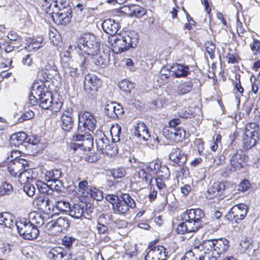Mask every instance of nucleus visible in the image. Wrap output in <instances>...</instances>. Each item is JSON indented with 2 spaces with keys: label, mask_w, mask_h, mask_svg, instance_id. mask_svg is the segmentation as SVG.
I'll list each match as a JSON object with an SVG mask.
<instances>
[{
  "label": "nucleus",
  "mask_w": 260,
  "mask_h": 260,
  "mask_svg": "<svg viewBox=\"0 0 260 260\" xmlns=\"http://www.w3.org/2000/svg\"><path fill=\"white\" fill-rule=\"evenodd\" d=\"M204 216V213L200 209L187 210L181 215L183 221L178 225L177 232L180 234L196 232L203 227Z\"/></svg>",
  "instance_id": "1"
},
{
  "label": "nucleus",
  "mask_w": 260,
  "mask_h": 260,
  "mask_svg": "<svg viewBox=\"0 0 260 260\" xmlns=\"http://www.w3.org/2000/svg\"><path fill=\"white\" fill-rule=\"evenodd\" d=\"M108 41L113 52L118 54L136 47L139 42V36L135 31H124L109 37Z\"/></svg>",
  "instance_id": "2"
},
{
  "label": "nucleus",
  "mask_w": 260,
  "mask_h": 260,
  "mask_svg": "<svg viewBox=\"0 0 260 260\" xmlns=\"http://www.w3.org/2000/svg\"><path fill=\"white\" fill-rule=\"evenodd\" d=\"M121 131V127L118 124L111 127L110 133L113 144L111 146L105 134L101 131H96L95 134V141L98 150L101 151L103 153H108V150L111 149L113 153H117L118 152L117 146L115 145L116 147H115L113 144L120 141Z\"/></svg>",
  "instance_id": "3"
},
{
  "label": "nucleus",
  "mask_w": 260,
  "mask_h": 260,
  "mask_svg": "<svg viewBox=\"0 0 260 260\" xmlns=\"http://www.w3.org/2000/svg\"><path fill=\"white\" fill-rule=\"evenodd\" d=\"M200 243L201 248L208 254L205 258L210 260H216L229 246V241L224 238L204 240Z\"/></svg>",
  "instance_id": "4"
},
{
  "label": "nucleus",
  "mask_w": 260,
  "mask_h": 260,
  "mask_svg": "<svg viewBox=\"0 0 260 260\" xmlns=\"http://www.w3.org/2000/svg\"><path fill=\"white\" fill-rule=\"evenodd\" d=\"M53 8L51 17L62 25L69 23L72 18V10L69 3L64 0H56L52 6Z\"/></svg>",
  "instance_id": "5"
},
{
  "label": "nucleus",
  "mask_w": 260,
  "mask_h": 260,
  "mask_svg": "<svg viewBox=\"0 0 260 260\" xmlns=\"http://www.w3.org/2000/svg\"><path fill=\"white\" fill-rule=\"evenodd\" d=\"M78 48L88 55H93L99 51L100 43L96 37L88 33L83 34L78 39Z\"/></svg>",
  "instance_id": "6"
},
{
  "label": "nucleus",
  "mask_w": 260,
  "mask_h": 260,
  "mask_svg": "<svg viewBox=\"0 0 260 260\" xmlns=\"http://www.w3.org/2000/svg\"><path fill=\"white\" fill-rule=\"evenodd\" d=\"M15 226L19 235L25 239H36L40 233L39 229L33 226L25 218H20L17 220Z\"/></svg>",
  "instance_id": "7"
},
{
  "label": "nucleus",
  "mask_w": 260,
  "mask_h": 260,
  "mask_svg": "<svg viewBox=\"0 0 260 260\" xmlns=\"http://www.w3.org/2000/svg\"><path fill=\"white\" fill-rule=\"evenodd\" d=\"M136 207V203L132 197L126 193L120 196L119 200L112 207L113 212L115 214L125 215L129 211V208Z\"/></svg>",
  "instance_id": "8"
},
{
  "label": "nucleus",
  "mask_w": 260,
  "mask_h": 260,
  "mask_svg": "<svg viewBox=\"0 0 260 260\" xmlns=\"http://www.w3.org/2000/svg\"><path fill=\"white\" fill-rule=\"evenodd\" d=\"M96 125V120L91 113L85 112L78 115V131L82 132L86 129L92 131Z\"/></svg>",
  "instance_id": "9"
},
{
  "label": "nucleus",
  "mask_w": 260,
  "mask_h": 260,
  "mask_svg": "<svg viewBox=\"0 0 260 260\" xmlns=\"http://www.w3.org/2000/svg\"><path fill=\"white\" fill-rule=\"evenodd\" d=\"M101 85V81L96 76L87 74L84 81V90L87 94L93 95Z\"/></svg>",
  "instance_id": "10"
},
{
  "label": "nucleus",
  "mask_w": 260,
  "mask_h": 260,
  "mask_svg": "<svg viewBox=\"0 0 260 260\" xmlns=\"http://www.w3.org/2000/svg\"><path fill=\"white\" fill-rule=\"evenodd\" d=\"M224 153L225 155L229 154V161L234 168L240 169L243 167L242 164L244 160L245 155L242 152L234 151L229 146V149L224 151Z\"/></svg>",
  "instance_id": "11"
},
{
  "label": "nucleus",
  "mask_w": 260,
  "mask_h": 260,
  "mask_svg": "<svg viewBox=\"0 0 260 260\" xmlns=\"http://www.w3.org/2000/svg\"><path fill=\"white\" fill-rule=\"evenodd\" d=\"M145 260H166L168 251L162 246H150Z\"/></svg>",
  "instance_id": "12"
},
{
  "label": "nucleus",
  "mask_w": 260,
  "mask_h": 260,
  "mask_svg": "<svg viewBox=\"0 0 260 260\" xmlns=\"http://www.w3.org/2000/svg\"><path fill=\"white\" fill-rule=\"evenodd\" d=\"M208 255L203 249L201 248V243L194 245L187 251L181 260H210L205 258Z\"/></svg>",
  "instance_id": "13"
},
{
  "label": "nucleus",
  "mask_w": 260,
  "mask_h": 260,
  "mask_svg": "<svg viewBox=\"0 0 260 260\" xmlns=\"http://www.w3.org/2000/svg\"><path fill=\"white\" fill-rule=\"evenodd\" d=\"M248 212V208L244 204L235 205L232 207L229 211V216L231 220H242L246 216Z\"/></svg>",
  "instance_id": "14"
},
{
  "label": "nucleus",
  "mask_w": 260,
  "mask_h": 260,
  "mask_svg": "<svg viewBox=\"0 0 260 260\" xmlns=\"http://www.w3.org/2000/svg\"><path fill=\"white\" fill-rule=\"evenodd\" d=\"M48 256L54 260H71L72 254L70 250H68L61 247L52 248L48 252Z\"/></svg>",
  "instance_id": "15"
},
{
  "label": "nucleus",
  "mask_w": 260,
  "mask_h": 260,
  "mask_svg": "<svg viewBox=\"0 0 260 260\" xmlns=\"http://www.w3.org/2000/svg\"><path fill=\"white\" fill-rule=\"evenodd\" d=\"M61 66L64 73L63 77L66 82L68 83L74 82L79 74L77 69L71 67L67 61L64 60L63 58L61 60Z\"/></svg>",
  "instance_id": "16"
},
{
  "label": "nucleus",
  "mask_w": 260,
  "mask_h": 260,
  "mask_svg": "<svg viewBox=\"0 0 260 260\" xmlns=\"http://www.w3.org/2000/svg\"><path fill=\"white\" fill-rule=\"evenodd\" d=\"M26 166L28 168L26 160L20 158H15L8 165V170L13 176H18L19 173Z\"/></svg>",
  "instance_id": "17"
},
{
  "label": "nucleus",
  "mask_w": 260,
  "mask_h": 260,
  "mask_svg": "<svg viewBox=\"0 0 260 260\" xmlns=\"http://www.w3.org/2000/svg\"><path fill=\"white\" fill-rule=\"evenodd\" d=\"M0 49L2 51L1 57L6 59V61L4 62L5 66H11L12 62V57L14 54V47L8 42L3 41L0 42Z\"/></svg>",
  "instance_id": "18"
},
{
  "label": "nucleus",
  "mask_w": 260,
  "mask_h": 260,
  "mask_svg": "<svg viewBox=\"0 0 260 260\" xmlns=\"http://www.w3.org/2000/svg\"><path fill=\"white\" fill-rule=\"evenodd\" d=\"M46 81L51 79L58 74L57 68L52 60H49L39 72Z\"/></svg>",
  "instance_id": "19"
},
{
  "label": "nucleus",
  "mask_w": 260,
  "mask_h": 260,
  "mask_svg": "<svg viewBox=\"0 0 260 260\" xmlns=\"http://www.w3.org/2000/svg\"><path fill=\"white\" fill-rule=\"evenodd\" d=\"M170 159L179 166H183L187 161L186 155L177 147L173 148L169 154Z\"/></svg>",
  "instance_id": "20"
},
{
  "label": "nucleus",
  "mask_w": 260,
  "mask_h": 260,
  "mask_svg": "<svg viewBox=\"0 0 260 260\" xmlns=\"http://www.w3.org/2000/svg\"><path fill=\"white\" fill-rule=\"evenodd\" d=\"M225 189V185L223 182H214L210 186L207 191L206 197L211 199L214 198L221 196Z\"/></svg>",
  "instance_id": "21"
},
{
  "label": "nucleus",
  "mask_w": 260,
  "mask_h": 260,
  "mask_svg": "<svg viewBox=\"0 0 260 260\" xmlns=\"http://www.w3.org/2000/svg\"><path fill=\"white\" fill-rule=\"evenodd\" d=\"M134 134L139 138H141L143 141H147L150 137L148 128L145 124L141 121L136 123Z\"/></svg>",
  "instance_id": "22"
},
{
  "label": "nucleus",
  "mask_w": 260,
  "mask_h": 260,
  "mask_svg": "<svg viewBox=\"0 0 260 260\" xmlns=\"http://www.w3.org/2000/svg\"><path fill=\"white\" fill-rule=\"evenodd\" d=\"M91 55L92 56V62L95 65L103 68L108 64L110 60V54L105 51H100L99 53L96 52V53H93V54Z\"/></svg>",
  "instance_id": "23"
},
{
  "label": "nucleus",
  "mask_w": 260,
  "mask_h": 260,
  "mask_svg": "<svg viewBox=\"0 0 260 260\" xmlns=\"http://www.w3.org/2000/svg\"><path fill=\"white\" fill-rule=\"evenodd\" d=\"M73 110L70 109L63 112L61 116V126L63 130L69 131L74 125V120L73 118Z\"/></svg>",
  "instance_id": "24"
},
{
  "label": "nucleus",
  "mask_w": 260,
  "mask_h": 260,
  "mask_svg": "<svg viewBox=\"0 0 260 260\" xmlns=\"http://www.w3.org/2000/svg\"><path fill=\"white\" fill-rule=\"evenodd\" d=\"M102 27L103 30L107 34H109L112 36H115V34L118 30L120 25L117 22L113 19H107L105 20L102 24Z\"/></svg>",
  "instance_id": "25"
},
{
  "label": "nucleus",
  "mask_w": 260,
  "mask_h": 260,
  "mask_svg": "<svg viewBox=\"0 0 260 260\" xmlns=\"http://www.w3.org/2000/svg\"><path fill=\"white\" fill-rule=\"evenodd\" d=\"M172 76L176 78L185 77L190 74L189 68L188 66L180 63L173 64L171 67Z\"/></svg>",
  "instance_id": "26"
},
{
  "label": "nucleus",
  "mask_w": 260,
  "mask_h": 260,
  "mask_svg": "<svg viewBox=\"0 0 260 260\" xmlns=\"http://www.w3.org/2000/svg\"><path fill=\"white\" fill-rule=\"evenodd\" d=\"M93 145V138L91 135L87 134L85 136V138L83 139L81 143L71 144L70 147L74 150L78 148L82 150H89Z\"/></svg>",
  "instance_id": "27"
},
{
  "label": "nucleus",
  "mask_w": 260,
  "mask_h": 260,
  "mask_svg": "<svg viewBox=\"0 0 260 260\" xmlns=\"http://www.w3.org/2000/svg\"><path fill=\"white\" fill-rule=\"evenodd\" d=\"M28 221L37 229L42 226L45 223V216L38 212H31L28 215Z\"/></svg>",
  "instance_id": "28"
},
{
  "label": "nucleus",
  "mask_w": 260,
  "mask_h": 260,
  "mask_svg": "<svg viewBox=\"0 0 260 260\" xmlns=\"http://www.w3.org/2000/svg\"><path fill=\"white\" fill-rule=\"evenodd\" d=\"M15 217L13 214L8 212H3L0 213V224L3 225L6 228L10 229L16 226Z\"/></svg>",
  "instance_id": "29"
},
{
  "label": "nucleus",
  "mask_w": 260,
  "mask_h": 260,
  "mask_svg": "<svg viewBox=\"0 0 260 260\" xmlns=\"http://www.w3.org/2000/svg\"><path fill=\"white\" fill-rule=\"evenodd\" d=\"M259 139V137L257 136V133L254 135L245 133L243 137V148L247 150L251 148L256 145Z\"/></svg>",
  "instance_id": "30"
},
{
  "label": "nucleus",
  "mask_w": 260,
  "mask_h": 260,
  "mask_svg": "<svg viewBox=\"0 0 260 260\" xmlns=\"http://www.w3.org/2000/svg\"><path fill=\"white\" fill-rule=\"evenodd\" d=\"M38 100H39L40 107L44 109H49L51 107L52 103V94L51 92L46 90V92L43 93V95L40 96Z\"/></svg>",
  "instance_id": "31"
},
{
  "label": "nucleus",
  "mask_w": 260,
  "mask_h": 260,
  "mask_svg": "<svg viewBox=\"0 0 260 260\" xmlns=\"http://www.w3.org/2000/svg\"><path fill=\"white\" fill-rule=\"evenodd\" d=\"M192 86L191 81H181L177 87V93L180 95L188 93L192 90Z\"/></svg>",
  "instance_id": "32"
},
{
  "label": "nucleus",
  "mask_w": 260,
  "mask_h": 260,
  "mask_svg": "<svg viewBox=\"0 0 260 260\" xmlns=\"http://www.w3.org/2000/svg\"><path fill=\"white\" fill-rule=\"evenodd\" d=\"M50 200L48 197L44 196H40L38 197H36L34 202L38 209L44 210L47 209L50 210Z\"/></svg>",
  "instance_id": "33"
},
{
  "label": "nucleus",
  "mask_w": 260,
  "mask_h": 260,
  "mask_svg": "<svg viewBox=\"0 0 260 260\" xmlns=\"http://www.w3.org/2000/svg\"><path fill=\"white\" fill-rule=\"evenodd\" d=\"M27 137L26 134L23 132L15 133L11 137V143L15 146H19L26 141Z\"/></svg>",
  "instance_id": "34"
},
{
  "label": "nucleus",
  "mask_w": 260,
  "mask_h": 260,
  "mask_svg": "<svg viewBox=\"0 0 260 260\" xmlns=\"http://www.w3.org/2000/svg\"><path fill=\"white\" fill-rule=\"evenodd\" d=\"M32 94H35L36 96L40 98V96L43 95L47 90L46 87L42 82H36L33 83L32 85Z\"/></svg>",
  "instance_id": "35"
},
{
  "label": "nucleus",
  "mask_w": 260,
  "mask_h": 260,
  "mask_svg": "<svg viewBox=\"0 0 260 260\" xmlns=\"http://www.w3.org/2000/svg\"><path fill=\"white\" fill-rule=\"evenodd\" d=\"M253 241L250 239H245V240H242L240 242V245L243 249L248 252L252 251V255L254 257H257V249L253 248Z\"/></svg>",
  "instance_id": "36"
},
{
  "label": "nucleus",
  "mask_w": 260,
  "mask_h": 260,
  "mask_svg": "<svg viewBox=\"0 0 260 260\" xmlns=\"http://www.w3.org/2000/svg\"><path fill=\"white\" fill-rule=\"evenodd\" d=\"M61 176V172L57 169L47 171L45 176V180L48 182H54L57 180H59V179Z\"/></svg>",
  "instance_id": "37"
},
{
  "label": "nucleus",
  "mask_w": 260,
  "mask_h": 260,
  "mask_svg": "<svg viewBox=\"0 0 260 260\" xmlns=\"http://www.w3.org/2000/svg\"><path fill=\"white\" fill-rule=\"evenodd\" d=\"M84 209L79 204H75L70 210L69 215L76 219H80L84 216Z\"/></svg>",
  "instance_id": "38"
},
{
  "label": "nucleus",
  "mask_w": 260,
  "mask_h": 260,
  "mask_svg": "<svg viewBox=\"0 0 260 260\" xmlns=\"http://www.w3.org/2000/svg\"><path fill=\"white\" fill-rule=\"evenodd\" d=\"M31 170L28 169L26 166H25L24 169L18 174L19 181L21 183H25L27 182L28 180L32 178L30 174Z\"/></svg>",
  "instance_id": "39"
},
{
  "label": "nucleus",
  "mask_w": 260,
  "mask_h": 260,
  "mask_svg": "<svg viewBox=\"0 0 260 260\" xmlns=\"http://www.w3.org/2000/svg\"><path fill=\"white\" fill-rule=\"evenodd\" d=\"M56 227L58 228V231L61 232L62 230H67L70 226V221L66 217H60L56 220Z\"/></svg>",
  "instance_id": "40"
},
{
  "label": "nucleus",
  "mask_w": 260,
  "mask_h": 260,
  "mask_svg": "<svg viewBox=\"0 0 260 260\" xmlns=\"http://www.w3.org/2000/svg\"><path fill=\"white\" fill-rule=\"evenodd\" d=\"M36 185L39 191L42 193H46L47 195L52 194V189H50V186L41 181H37Z\"/></svg>",
  "instance_id": "41"
},
{
  "label": "nucleus",
  "mask_w": 260,
  "mask_h": 260,
  "mask_svg": "<svg viewBox=\"0 0 260 260\" xmlns=\"http://www.w3.org/2000/svg\"><path fill=\"white\" fill-rule=\"evenodd\" d=\"M157 177L165 179H168L170 176V173L168 167L166 165H160L156 172Z\"/></svg>",
  "instance_id": "42"
},
{
  "label": "nucleus",
  "mask_w": 260,
  "mask_h": 260,
  "mask_svg": "<svg viewBox=\"0 0 260 260\" xmlns=\"http://www.w3.org/2000/svg\"><path fill=\"white\" fill-rule=\"evenodd\" d=\"M119 87L124 92L129 93L134 88V84L127 80H123L119 83Z\"/></svg>",
  "instance_id": "43"
},
{
  "label": "nucleus",
  "mask_w": 260,
  "mask_h": 260,
  "mask_svg": "<svg viewBox=\"0 0 260 260\" xmlns=\"http://www.w3.org/2000/svg\"><path fill=\"white\" fill-rule=\"evenodd\" d=\"M259 125L255 122H250L245 127V133H250L251 134L254 135L257 133V136L258 137H259Z\"/></svg>",
  "instance_id": "44"
},
{
  "label": "nucleus",
  "mask_w": 260,
  "mask_h": 260,
  "mask_svg": "<svg viewBox=\"0 0 260 260\" xmlns=\"http://www.w3.org/2000/svg\"><path fill=\"white\" fill-rule=\"evenodd\" d=\"M54 206L55 207L58 211L62 212H67L71 208L69 203L64 200L56 201Z\"/></svg>",
  "instance_id": "45"
},
{
  "label": "nucleus",
  "mask_w": 260,
  "mask_h": 260,
  "mask_svg": "<svg viewBox=\"0 0 260 260\" xmlns=\"http://www.w3.org/2000/svg\"><path fill=\"white\" fill-rule=\"evenodd\" d=\"M51 0H36V3L40 4L43 7L46 8V13L49 15H51L52 13L51 12H53V8H52V6L55 3V1L50 2Z\"/></svg>",
  "instance_id": "46"
},
{
  "label": "nucleus",
  "mask_w": 260,
  "mask_h": 260,
  "mask_svg": "<svg viewBox=\"0 0 260 260\" xmlns=\"http://www.w3.org/2000/svg\"><path fill=\"white\" fill-rule=\"evenodd\" d=\"M13 192L12 185L6 182H4L0 186V195H9Z\"/></svg>",
  "instance_id": "47"
},
{
  "label": "nucleus",
  "mask_w": 260,
  "mask_h": 260,
  "mask_svg": "<svg viewBox=\"0 0 260 260\" xmlns=\"http://www.w3.org/2000/svg\"><path fill=\"white\" fill-rule=\"evenodd\" d=\"M161 162L158 159L153 160L145 165V169L148 172L155 171L160 167Z\"/></svg>",
  "instance_id": "48"
},
{
  "label": "nucleus",
  "mask_w": 260,
  "mask_h": 260,
  "mask_svg": "<svg viewBox=\"0 0 260 260\" xmlns=\"http://www.w3.org/2000/svg\"><path fill=\"white\" fill-rule=\"evenodd\" d=\"M87 193L97 201H100L103 199L102 192L96 188H90Z\"/></svg>",
  "instance_id": "49"
},
{
  "label": "nucleus",
  "mask_w": 260,
  "mask_h": 260,
  "mask_svg": "<svg viewBox=\"0 0 260 260\" xmlns=\"http://www.w3.org/2000/svg\"><path fill=\"white\" fill-rule=\"evenodd\" d=\"M114 105L115 103H111L107 104L104 109L105 114L109 118L114 119Z\"/></svg>",
  "instance_id": "50"
},
{
  "label": "nucleus",
  "mask_w": 260,
  "mask_h": 260,
  "mask_svg": "<svg viewBox=\"0 0 260 260\" xmlns=\"http://www.w3.org/2000/svg\"><path fill=\"white\" fill-rule=\"evenodd\" d=\"M146 170L145 168L140 169L138 172V176L146 182L149 181V183H151L153 178L151 175L146 172Z\"/></svg>",
  "instance_id": "51"
},
{
  "label": "nucleus",
  "mask_w": 260,
  "mask_h": 260,
  "mask_svg": "<svg viewBox=\"0 0 260 260\" xmlns=\"http://www.w3.org/2000/svg\"><path fill=\"white\" fill-rule=\"evenodd\" d=\"M132 9H133V10H132V17L135 16L137 18H140L145 14L144 9L140 6L134 5Z\"/></svg>",
  "instance_id": "52"
},
{
  "label": "nucleus",
  "mask_w": 260,
  "mask_h": 260,
  "mask_svg": "<svg viewBox=\"0 0 260 260\" xmlns=\"http://www.w3.org/2000/svg\"><path fill=\"white\" fill-rule=\"evenodd\" d=\"M250 47L253 54L255 55H257L260 52V41L253 39V42L250 44Z\"/></svg>",
  "instance_id": "53"
},
{
  "label": "nucleus",
  "mask_w": 260,
  "mask_h": 260,
  "mask_svg": "<svg viewBox=\"0 0 260 260\" xmlns=\"http://www.w3.org/2000/svg\"><path fill=\"white\" fill-rule=\"evenodd\" d=\"M221 136L219 134L216 135L215 138L214 137L213 138V141L210 142V149L213 151H215L218 147V144L221 143Z\"/></svg>",
  "instance_id": "54"
},
{
  "label": "nucleus",
  "mask_w": 260,
  "mask_h": 260,
  "mask_svg": "<svg viewBox=\"0 0 260 260\" xmlns=\"http://www.w3.org/2000/svg\"><path fill=\"white\" fill-rule=\"evenodd\" d=\"M49 183L50 189H52V193L54 190L57 192H60L63 188V183L60 180H57L54 182Z\"/></svg>",
  "instance_id": "55"
},
{
  "label": "nucleus",
  "mask_w": 260,
  "mask_h": 260,
  "mask_svg": "<svg viewBox=\"0 0 260 260\" xmlns=\"http://www.w3.org/2000/svg\"><path fill=\"white\" fill-rule=\"evenodd\" d=\"M112 174L115 178H121L125 176L126 172L125 169L122 168L114 169L112 171Z\"/></svg>",
  "instance_id": "56"
},
{
  "label": "nucleus",
  "mask_w": 260,
  "mask_h": 260,
  "mask_svg": "<svg viewBox=\"0 0 260 260\" xmlns=\"http://www.w3.org/2000/svg\"><path fill=\"white\" fill-rule=\"evenodd\" d=\"M23 190L29 197H32L35 194V187L30 183H25L23 186Z\"/></svg>",
  "instance_id": "57"
},
{
  "label": "nucleus",
  "mask_w": 260,
  "mask_h": 260,
  "mask_svg": "<svg viewBox=\"0 0 260 260\" xmlns=\"http://www.w3.org/2000/svg\"><path fill=\"white\" fill-rule=\"evenodd\" d=\"M206 52L209 55L210 57L213 59L214 57L215 46L211 42H208L205 44Z\"/></svg>",
  "instance_id": "58"
},
{
  "label": "nucleus",
  "mask_w": 260,
  "mask_h": 260,
  "mask_svg": "<svg viewBox=\"0 0 260 260\" xmlns=\"http://www.w3.org/2000/svg\"><path fill=\"white\" fill-rule=\"evenodd\" d=\"M35 116L34 112L31 110L25 111L24 113L21 115L20 118L19 119V122H22L24 120L30 119L33 118Z\"/></svg>",
  "instance_id": "59"
},
{
  "label": "nucleus",
  "mask_w": 260,
  "mask_h": 260,
  "mask_svg": "<svg viewBox=\"0 0 260 260\" xmlns=\"http://www.w3.org/2000/svg\"><path fill=\"white\" fill-rule=\"evenodd\" d=\"M182 133L184 134L185 132L183 130H177L175 128H173L172 134L173 136H171L170 139L173 141H179L181 137Z\"/></svg>",
  "instance_id": "60"
},
{
  "label": "nucleus",
  "mask_w": 260,
  "mask_h": 260,
  "mask_svg": "<svg viewBox=\"0 0 260 260\" xmlns=\"http://www.w3.org/2000/svg\"><path fill=\"white\" fill-rule=\"evenodd\" d=\"M75 239L72 237L64 236L62 239V245L66 247L70 248L73 245V243L75 242Z\"/></svg>",
  "instance_id": "61"
},
{
  "label": "nucleus",
  "mask_w": 260,
  "mask_h": 260,
  "mask_svg": "<svg viewBox=\"0 0 260 260\" xmlns=\"http://www.w3.org/2000/svg\"><path fill=\"white\" fill-rule=\"evenodd\" d=\"M160 78L161 79H166L172 75L171 68L168 69L167 67H163L160 71Z\"/></svg>",
  "instance_id": "62"
},
{
  "label": "nucleus",
  "mask_w": 260,
  "mask_h": 260,
  "mask_svg": "<svg viewBox=\"0 0 260 260\" xmlns=\"http://www.w3.org/2000/svg\"><path fill=\"white\" fill-rule=\"evenodd\" d=\"M43 39L41 37L38 38L35 41H32L29 45V47L36 50L42 46Z\"/></svg>",
  "instance_id": "63"
},
{
  "label": "nucleus",
  "mask_w": 260,
  "mask_h": 260,
  "mask_svg": "<svg viewBox=\"0 0 260 260\" xmlns=\"http://www.w3.org/2000/svg\"><path fill=\"white\" fill-rule=\"evenodd\" d=\"M250 186V182L248 180H244L239 185L238 190L241 191H246Z\"/></svg>",
  "instance_id": "64"
}]
</instances>
